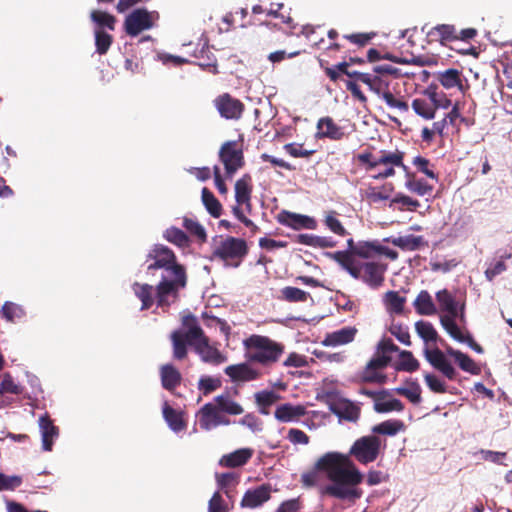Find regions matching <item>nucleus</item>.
<instances>
[{"label": "nucleus", "instance_id": "obj_17", "mask_svg": "<svg viewBox=\"0 0 512 512\" xmlns=\"http://www.w3.org/2000/svg\"><path fill=\"white\" fill-rule=\"evenodd\" d=\"M277 220L280 224L290 227L294 230L299 229H311L317 228V221L310 216L289 212L286 210L281 211Z\"/></svg>", "mask_w": 512, "mask_h": 512}, {"label": "nucleus", "instance_id": "obj_54", "mask_svg": "<svg viewBox=\"0 0 512 512\" xmlns=\"http://www.w3.org/2000/svg\"><path fill=\"white\" fill-rule=\"evenodd\" d=\"M113 42V37L103 29L95 30V46L96 51L100 55H104L109 50Z\"/></svg>", "mask_w": 512, "mask_h": 512}, {"label": "nucleus", "instance_id": "obj_44", "mask_svg": "<svg viewBox=\"0 0 512 512\" xmlns=\"http://www.w3.org/2000/svg\"><path fill=\"white\" fill-rule=\"evenodd\" d=\"M405 187L412 193H415L419 196H424L430 194L433 190V186L428 184L426 181L422 179H417L415 175H407V180L405 182Z\"/></svg>", "mask_w": 512, "mask_h": 512}, {"label": "nucleus", "instance_id": "obj_53", "mask_svg": "<svg viewBox=\"0 0 512 512\" xmlns=\"http://www.w3.org/2000/svg\"><path fill=\"white\" fill-rule=\"evenodd\" d=\"M19 394L21 393L20 386L14 382L10 374L5 373L0 377V396L4 394ZM4 405V401L0 399V407Z\"/></svg>", "mask_w": 512, "mask_h": 512}, {"label": "nucleus", "instance_id": "obj_22", "mask_svg": "<svg viewBox=\"0 0 512 512\" xmlns=\"http://www.w3.org/2000/svg\"><path fill=\"white\" fill-rule=\"evenodd\" d=\"M448 334L458 342L466 343L475 352L482 354L483 348L478 345L470 336V334L460 327L457 322H441Z\"/></svg>", "mask_w": 512, "mask_h": 512}, {"label": "nucleus", "instance_id": "obj_37", "mask_svg": "<svg viewBox=\"0 0 512 512\" xmlns=\"http://www.w3.org/2000/svg\"><path fill=\"white\" fill-rule=\"evenodd\" d=\"M393 190L394 186L392 183H386L380 188L369 186L364 191V198L369 204H377L381 201L388 200Z\"/></svg>", "mask_w": 512, "mask_h": 512}, {"label": "nucleus", "instance_id": "obj_59", "mask_svg": "<svg viewBox=\"0 0 512 512\" xmlns=\"http://www.w3.org/2000/svg\"><path fill=\"white\" fill-rule=\"evenodd\" d=\"M424 93L432 100V103L435 105V111L438 108L446 109L452 103L444 93H438L435 89H432V87H428Z\"/></svg>", "mask_w": 512, "mask_h": 512}, {"label": "nucleus", "instance_id": "obj_48", "mask_svg": "<svg viewBox=\"0 0 512 512\" xmlns=\"http://www.w3.org/2000/svg\"><path fill=\"white\" fill-rule=\"evenodd\" d=\"M163 416L173 431L177 432L184 429L185 423L182 419V415L172 409L168 404H165L163 407Z\"/></svg>", "mask_w": 512, "mask_h": 512}, {"label": "nucleus", "instance_id": "obj_11", "mask_svg": "<svg viewBox=\"0 0 512 512\" xmlns=\"http://www.w3.org/2000/svg\"><path fill=\"white\" fill-rule=\"evenodd\" d=\"M153 27V13L138 8L128 14L124 21V29L131 37L138 36L142 31Z\"/></svg>", "mask_w": 512, "mask_h": 512}, {"label": "nucleus", "instance_id": "obj_16", "mask_svg": "<svg viewBox=\"0 0 512 512\" xmlns=\"http://www.w3.org/2000/svg\"><path fill=\"white\" fill-rule=\"evenodd\" d=\"M235 201L238 205H244V210L247 213L252 211V192L253 181L249 173H245L235 182Z\"/></svg>", "mask_w": 512, "mask_h": 512}, {"label": "nucleus", "instance_id": "obj_24", "mask_svg": "<svg viewBox=\"0 0 512 512\" xmlns=\"http://www.w3.org/2000/svg\"><path fill=\"white\" fill-rule=\"evenodd\" d=\"M412 306L419 316H436V300L427 290H421L417 294Z\"/></svg>", "mask_w": 512, "mask_h": 512}, {"label": "nucleus", "instance_id": "obj_7", "mask_svg": "<svg viewBox=\"0 0 512 512\" xmlns=\"http://www.w3.org/2000/svg\"><path fill=\"white\" fill-rule=\"evenodd\" d=\"M247 242L242 238L226 236L221 238L213 250V257L224 262L226 267L237 268L248 255Z\"/></svg>", "mask_w": 512, "mask_h": 512}, {"label": "nucleus", "instance_id": "obj_56", "mask_svg": "<svg viewBox=\"0 0 512 512\" xmlns=\"http://www.w3.org/2000/svg\"><path fill=\"white\" fill-rule=\"evenodd\" d=\"M1 315L6 320H14L15 318H23L26 314L22 306L14 302L7 301L2 306Z\"/></svg>", "mask_w": 512, "mask_h": 512}, {"label": "nucleus", "instance_id": "obj_42", "mask_svg": "<svg viewBox=\"0 0 512 512\" xmlns=\"http://www.w3.org/2000/svg\"><path fill=\"white\" fill-rule=\"evenodd\" d=\"M255 403L262 414H268V408L280 399V395L274 391L263 390L255 393Z\"/></svg>", "mask_w": 512, "mask_h": 512}, {"label": "nucleus", "instance_id": "obj_64", "mask_svg": "<svg viewBox=\"0 0 512 512\" xmlns=\"http://www.w3.org/2000/svg\"><path fill=\"white\" fill-rule=\"evenodd\" d=\"M413 165L418 171L424 173L427 177L437 180V175L430 168V161L422 156H417L413 159Z\"/></svg>", "mask_w": 512, "mask_h": 512}, {"label": "nucleus", "instance_id": "obj_12", "mask_svg": "<svg viewBox=\"0 0 512 512\" xmlns=\"http://www.w3.org/2000/svg\"><path fill=\"white\" fill-rule=\"evenodd\" d=\"M214 106L220 116L227 120H239L245 110L243 102L229 93H223L214 100Z\"/></svg>", "mask_w": 512, "mask_h": 512}, {"label": "nucleus", "instance_id": "obj_15", "mask_svg": "<svg viewBox=\"0 0 512 512\" xmlns=\"http://www.w3.org/2000/svg\"><path fill=\"white\" fill-rule=\"evenodd\" d=\"M424 356L426 360L446 378L449 380L455 379L456 370L441 350L426 347L424 349Z\"/></svg>", "mask_w": 512, "mask_h": 512}, {"label": "nucleus", "instance_id": "obj_34", "mask_svg": "<svg viewBox=\"0 0 512 512\" xmlns=\"http://www.w3.org/2000/svg\"><path fill=\"white\" fill-rule=\"evenodd\" d=\"M356 332L357 330L354 327H345L328 334L322 341V344L325 346H338L347 344L354 339Z\"/></svg>", "mask_w": 512, "mask_h": 512}, {"label": "nucleus", "instance_id": "obj_47", "mask_svg": "<svg viewBox=\"0 0 512 512\" xmlns=\"http://www.w3.org/2000/svg\"><path fill=\"white\" fill-rule=\"evenodd\" d=\"M405 430V425L399 420H387L372 428L374 433L393 436Z\"/></svg>", "mask_w": 512, "mask_h": 512}, {"label": "nucleus", "instance_id": "obj_21", "mask_svg": "<svg viewBox=\"0 0 512 512\" xmlns=\"http://www.w3.org/2000/svg\"><path fill=\"white\" fill-rule=\"evenodd\" d=\"M345 136L343 128L337 125L334 120L329 117H322L317 122L316 137L319 139L329 138L331 140H341Z\"/></svg>", "mask_w": 512, "mask_h": 512}, {"label": "nucleus", "instance_id": "obj_58", "mask_svg": "<svg viewBox=\"0 0 512 512\" xmlns=\"http://www.w3.org/2000/svg\"><path fill=\"white\" fill-rule=\"evenodd\" d=\"M282 296L289 302H305L309 294L297 287L287 286L281 290Z\"/></svg>", "mask_w": 512, "mask_h": 512}, {"label": "nucleus", "instance_id": "obj_14", "mask_svg": "<svg viewBox=\"0 0 512 512\" xmlns=\"http://www.w3.org/2000/svg\"><path fill=\"white\" fill-rule=\"evenodd\" d=\"M197 417L200 427L206 431L220 425L227 426L230 424V420L222 415L215 402L203 405L198 411Z\"/></svg>", "mask_w": 512, "mask_h": 512}, {"label": "nucleus", "instance_id": "obj_23", "mask_svg": "<svg viewBox=\"0 0 512 512\" xmlns=\"http://www.w3.org/2000/svg\"><path fill=\"white\" fill-rule=\"evenodd\" d=\"M391 357L376 351L375 356L368 362L365 370V379L371 382H383L384 376L378 370L385 368Z\"/></svg>", "mask_w": 512, "mask_h": 512}, {"label": "nucleus", "instance_id": "obj_35", "mask_svg": "<svg viewBox=\"0 0 512 512\" xmlns=\"http://www.w3.org/2000/svg\"><path fill=\"white\" fill-rule=\"evenodd\" d=\"M225 373L233 381H250L259 376L258 372L247 364L230 365L225 368Z\"/></svg>", "mask_w": 512, "mask_h": 512}, {"label": "nucleus", "instance_id": "obj_43", "mask_svg": "<svg viewBox=\"0 0 512 512\" xmlns=\"http://www.w3.org/2000/svg\"><path fill=\"white\" fill-rule=\"evenodd\" d=\"M411 106L414 112L424 119L430 120L435 117V105L430 98H415Z\"/></svg>", "mask_w": 512, "mask_h": 512}, {"label": "nucleus", "instance_id": "obj_63", "mask_svg": "<svg viewBox=\"0 0 512 512\" xmlns=\"http://www.w3.org/2000/svg\"><path fill=\"white\" fill-rule=\"evenodd\" d=\"M285 151L295 158H309L315 153V150H307L303 148V144L288 143L284 145Z\"/></svg>", "mask_w": 512, "mask_h": 512}, {"label": "nucleus", "instance_id": "obj_46", "mask_svg": "<svg viewBox=\"0 0 512 512\" xmlns=\"http://www.w3.org/2000/svg\"><path fill=\"white\" fill-rule=\"evenodd\" d=\"M183 227L193 237H195L200 243L207 241V233L204 227L196 220L190 217L183 218Z\"/></svg>", "mask_w": 512, "mask_h": 512}, {"label": "nucleus", "instance_id": "obj_40", "mask_svg": "<svg viewBox=\"0 0 512 512\" xmlns=\"http://www.w3.org/2000/svg\"><path fill=\"white\" fill-rule=\"evenodd\" d=\"M201 200L207 212L213 218H219L221 216L223 210L222 204L215 197V195L206 187H204L201 191Z\"/></svg>", "mask_w": 512, "mask_h": 512}, {"label": "nucleus", "instance_id": "obj_60", "mask_svg": "<svg viewBox=\"0 0 512 512\" xmlns=\"http://www.w3.org/2000/svg\"><path fill=\"white\" fill-rule=\"evenodd\" d=\"M347 247L348 249L347 250H344V251H336L334 253H328V256L330 258H332L334 261H336L341 267H342V263L341 262V257L338 256L340 254H346L349 256V260L352 264L356 263V259H355V249L357 247V243L354 242V240L352 238L348 239L347 240Z\"/></svg>", "mask_w": 512, "mask_h": 512}, {"label": "nucleus", "instance_id": "obj_26", "mask_svg": "<svg viewBox=\"0 0 512 512\" xmlns=\"http://www.w3.org/2000/svg\"><path fill=\"white\" fill-rule=\"evenodd\" d=\"M132 290L135 296L141 301V310L150 309L156 300V287L147 283L135 282L132 285Z\"/></svg>", "mask_w": 512, "mask_h": 512}, {"label": "nucleus", "instance_id": "obj_45", "mask_svg": "<svg viewBox=\"0 0 512 512\" xmlns=\"http://www.w3.org/2000/svg\"><path fill=\"white\" fill-rule=\"evenodd\" d=\"M164 238L168 242H170L178 247H181V248H186L190 244L188 235L180 228H177L174 226L165 230Z\"/></svg>", "mask_w": 512, "mask_h": 512}, {"label": "nucleus", "instance_id": "obj_28", "mask_svg": "<svg viewBox=\"0 0 512 512\" xmlns=\"http://www.w3.org/2000/svg\"><path fill=\"white\" fill-rule=\"evenodd\" d=\"M194 325V322H184V326L179 331L172 333L174 357L176 359H183L186 356V344L188 329Z\"/></svg>", "mask_w": 512, "mask_h": 512}, {"label": "nucleus", "instance_id": "obj_33", "mask_svg": "<svg viewBox=\"0 0 512 512\" xmlns=\"http://www.w3.org/2000/svg\"><path fill=\"white\" fill-rule=\"evenodd\" d=\"M253 455L251 448H241L222 456L220 465L225 467H239L246 464Z\"/></svg>", "mask_w": 512, "mask_h": 512}, {"label": "nucleus", "instance_id": "obj_5", "mask_svg": "<svg viewBox=\"0 0 512 512\" xmlns=\"http://www.w3.org/2000/svg\"><path fill=\"white\" fill-rule=\"evenodd\" d=\"M404 152L400 150L391 151H380L378 156L373 155L369 151L362 152L357 155L358 162L368 171L374 170L378 166H383V170L375 175H372L373 179H386L394 176L395 167H402L406 169L403 163Z\"/></svg>", "mask_w": 512, "mask_h": 512}, {"label": "nucleus", "instance_id": "obj_29", "mask_svg": "<svg viewBox=\"0 0 512 512\" xmlns=\"http://www.w3.org/2000/svg\"><path fill=\"white\" fill-rule=\"evenodd\" d=\"M305 407L302 405L283 404L276 408L274 416L280 422H292L298 420L305 414Z\"/></svg>", "mask_w": 512, "mask_h": 512}, {"label": "nucleus", "instance_id": "obj_1", "mask_svg": "<svg viewBox=\"0 0 512 512\" xmlns=\"http://www.w3.org/2000/svg\"><path fill=\"white\" fill-rule=\"evenodd\" d=\"M147 272L161 270V280L156 286L157 306L165 308L176 302L179 292L187 284L186 270L179 264L175 253L162 244L152 247L146 256Z\"/></svg>", "mask_w": 512, "mask_h": 512}, {"label": "nucleus", "instance_id": "obj_30", "mask_svg": "<svg viewBox=\"0 0 512 512\" xmlns=\"http://www.w3.org/2000/svg\"><path fill=\"white\" fill-rule=\"evenodd\" d=\"M446 352L450 357H452L455 360L457 365L463 371L470 373L472 375L480 374V367L467 354L453 348H447Z\"/></svg>", "mask_w": 512, "mask_h": 512}, {"label": "nucleus", "instance_id": "obj_36", "mask_svg": "<svg viewBox=\"0 0 512 512\" xmlns=\"http://www.w3.org/2000/svg\"><path fill=\"white\" fill-rule=\"evenodd\" d=\"M39 427L42 436V447L45 451H50L54 439L58 436V430L47 416L40 417Z\"/></svg>", "mask_w": 512, "mask_h": 512}, {"label": "nucleus", "instance_id": "obj_55", "mask_svg": "<svg viewBox=\"0 0 512 512\" xmlns=\"http://www.w3.org/2000/svg\"><path fill=\"white\" fill-rule=\"evenodd\" d=\"M355 250V258L371 259L376 255L377 241H359Z\"/></svg>", "mask_w": 512, "mask_h": 512}, {"label": "nucleus", "instance_id": "obj_8", "mask_svg": "<svg viewBox=\"0 0 512 512\" xmlns=\"http://www.w3.org/2000/svg\"><path fill=\"white\" fill-rule=\"evenodd\" d=\"M244 345L248 350L249 358L262 364L277 361L283 352V346L259 335H252L245 339Z\"/></svg>", "mask_w": 512, "mask_h": 512}, {"label": "nucleus", "instance_id": "obj_51", "mask_svg": "<svg viewBox=\"0 0 512 512\" xmlns=\"http://www.w3.org/2000/svg\"><path fill=\"white\" fill-rule=\"evenodd\" d=\"M337 215L338 213L334 210L327 212L324 218V224L334 234L342 237L346 236L348 231L337 218Z\"/></svg>", "mask_w": 512, "mask_h": 512}, {"label": "nucleus", "instance_id": "obj_52", "mask_svg": "<svg viewBox=\"0 0 512 512\" xmlns=\"http://www.w3.org/2000/svg\"><path fill=\"white\" fill-rule=\"evenodd\" d=\"M91 20L95 22L100 28H108L109 30L115 29L116 18L104 11L93 10L90 14Z\"/></svg>", "mask_w": 512, "mask_h": 512}, {"label": "nucleus", "instance_id": "obj_57", "mask_svg": "<svg viewBox=\"0 0 512 512\" xmlns=\"http://www.w3.org/2000/svg\"><path fill=\"white\" fill-rule=\"evenodd\" d=\"M415 327L417 333L425 341L427 346L429 343H434L436 341L437 333L430 322H415Z\"/></svg>", "mask_w": 512, "mask_h": 512}, {"label": "nucleus", "instance_id": "obj_50", "mask_svg": "<svg viewBox=\"0 0 512 512\" xmlns=\"http://www.w3.org/2000/svg\"><path fill=\"white\" fill-rule=\"evenodd\" d=\"M395 368L399 371L413 372L419 368V362L410 351H402L399 354V360L396 362Z\"/></svg>", "mask_w": 512, "mask_h": 512}, {"label": "nucleus", "instance_id": "obj_38", "mask_svg": "<svg viewBox=\"0 0 512 512\" xmlns=\"http://www.w3.org/2000/svg\"><path fill=\"white\" fill-rule=\"evenodd\" d=\"M195 57L199 59L197 64L201 69L214 75L219 73L217 58L208 46L202 47L198 52H196Z\"/></svg>", "mask_w": 512, "mask_h": 512}, {"label": "nucleus", "instance_id": "obj_9", "mask_svg": "<svg viewBox=\"0 0 512 512\" xmlns=\"http://www.w3.org/2000/svg\"><path fill=\"white\" fill-rule=\"evenodd\" d=\"M218 156L224 165L227 178H231L239 169L245 166L244 153L237 141L224 142L220 147Z\"/></svg>", "mask_w": 512, "mask_h": 512}, {"label": "nucleus", "instance_id": "obj_61", "mask_svg": "<svg viewBox=\"0 0 512 512\" xmlns=\"http://www.w3.org/2000/svg\"><path fill=\"white\" fill-rule=\"evenodd\" d=\"M424 380L428 388L434 393H445L446 384L435 374L426 373L424 374Z\"/></svg>", "mask_w": 512, "mask_h": 512}, {"label": "nucleus", "instance_id": "obj_32", "mask_svg": "<svg viewBox=\"0 0 512 512\" xmlns=\"http://www.w3.org/2000/svg\"><path fill=\"white\" fill-rule=\"evenodd\" d=\"M437 81L445 88H459L463 89L462 73L456 68H449L445 71H440L436 74Z\"/></svg>", "mask_w": 512, "mask_h": 512}, {"label": "nucleus", "instance_id": "obj_4", "mask_svg": "<svg viewBox=\"0 0 512 512\" xmlns=\"http://www.w3.org/2000/svg\"><path fill=\"white\" fill-rule=\"evenodd\" d=\"M342 259V268L346 270L354 279L361 280L372 289L380 288L385 281V273L388 264L381 261H366L352 264L349 256L346 254L339 255Z\"/></svg>", "mask_w": 512, "mask_h": 512}, {"label": "nucleus", "instance_id": "obj_49", "mask_svg": "<svg viewBox=\"0 0 512 512\" xmlns=\"http://www.w3.org/2000/svg\"><path fill=\"white\" fill-rule=\"evenodd\" d=\"M396 204L400 205L397 208L399 211H404L405 209L408 211H415L420 206V202L417 199H413L403 193H397L391 199L389 207H393Z\"/></svg>", "mask_w": 512, "mask_h": 512}, {"label": "nucleus", "instance_id": "obj_62", "mask_svg": "<svg viewBox=\"0 0 512 512\" xmlns=\"http://www.w3.org/2000/svg\"><path fill=\"white\" fill-rule=\"evenodd\" d=\"M395 391L407 397L412 403H419L421 400V389L418 384L413 383L410 387H398Z\"/></svg>", "mask_w": 512, "mask_h": 512}, {"label": "nucleus", "instance_id": "obj_3", "mask_svg": "<svg viewBox=\"0 0 512 512\" xmlns=\"http://www.w3.org/2000/svg\"><path fill=\"white\" fill-rule=\"evenodd\" d=\"M400 69L390 64H379L373 67L370 82L367 86L378 98L382 99L389 108L400 112L409 110L408 103L401 95Z\"/></svg>", "mask_w": 512, "mask_h": 512}, {"label": "nucleus", "instance_id": "obj_27", "mask_svg": "<svg viewBox=\"0 0 512 512\" xmlns=\"http://www.w3.org/2000/svg\"><path fill=\"white\" fill-rule=\"evenodd\" d=\"M384 241L406 251L418 250L425 244L422 236H416L413 234L399 237L391 236L385 238Z\"/></svg>", "mask_w": 512, "mask_h": 512}, {"label": "nucleus", "instance_id": "obj_25", "mask_svg": "<svg viewBox=\"0 0 512 512\" xmlns=\"http://www.w3.org/2000/svg\"><path fill=\"white\" fill-rule=\"evenodd\" d=\"M270 498V488L266 485H261L255 489L248 490L241 501V506L246 508H256Z\"/></svg>", "mask_w": 512, "mask_h": 512}, {"label": "nucleus", "instance_id": "obj_13", "mask_svg": "<svg viewBox=\"0 0 512 512\" xmlns=\"http://www.w3.org/2000/svg\"><path fill=\"white\" fill-rule=\"evenodd\" d=\"M187 341L189 345L195 347L204 361L218 362L220 360V354L208 345L207 339L197 326H192L188 329Z\"/></svg>", "mask_w": 512, "mask_h": 512}, {"label": "nucleus", "instance_id": "obj_31", "mask_svg": "<svg viewBox=\"0 0 512 512\" xmlns=\"http://www.w3.org/2000/svg\"><path fill=\"white\" fill-rule=\"evenodd\" d=\"M214 401L221 413H226L233 416L241 415L244 413L243 406L235 401L229 393H223L216 396Z\"/></svg>", "mask_w": 512, "mask_h": 512}, {"label": "nucleus", "instance_id": "obj_19", "mask_svg": "<svg viewBox=\"0 0 512 512\" xmlns=\"http://www.w3.org/2000/svg\"><path fill=\"white\" fill-rule=\"evenodd\" d=\"M407 299L400 295V291L389 290L382 296V304L390 316H406Z\"/></svg>", "mask_w": 512, "mask_h": 512}, {"label": "nucleus", "instance_id": "obj_6", "mask_svg": "<svg viewBox=\"0 0 512 512\" xmlns=\"http://www.w3.org/2000/svg\"><path fill=\"white\" fill-rule=\"evenodd\" d=\"M435 300L439 320H464L466 297L462 292L443 288L435 293Z\"/></svg>", "mask_w": 512, "mask_h": 512}, {"label": "nucleus", "instance_id": "obj_10", "mask_svg": "<svg viewBox=\"0 0 512 512\" xmlns=\"http://www.w3.org/2000/svg\"><path fill=\"white\" fill-rule=\"evenodd\" d=\"M381 442L375 436H364L355 441L350 449L353 455L360 463L367 464L373 462L380 452Z\"/></svg>", "mask_w": 512, "mask_h": 512}, {"label": "nucleus", "instance_id": "obj_2", "mask_svg": "<svg viewBox=\"0 0 512 512\" xmlns=\"http://www.w3.org/2000/svg\"><path fill=\"white\" fill-rule=\"evenodd\" d=\"M315 468L324 472L331 482L324 488L325 494L351 502L361 497L357 486L362 482L363 475L348 455L328 452L317 460Z\"/></svg>", "mask_w": 512, "mask_h": 512}, {"label": "nucleus", "instance_id": "obj_20", "mask_svg": "<svg viewBox=\"0 0 512 512\" xmlns=\"http://www.w3.org/2000/svg\"><path fill=\"white\" fill-rule=\"evenodd\" d=\"M330 410L340 418L355 421L359 417L358 407L345 398H334L330 401Z\"/></svg>", "mask_w": 512, "mask_h": 512}, {"label": "nucleus", "instance_id": "obj_41", "mask_svg": "<svg viewBox=\"0 0 512 512\" xmlns=\"http://www.w3.org/2000/svg\"><path fill=\"white\" fill-rule=\"evenodd\" d=\"M374 409L379 413L399 412L403 410V404L400 400L385 394L375 400Z\"/></svg>", "mask_w": 512, "mask_h": 512}, {"label": "nucleus", "instance_id": "obj_39", "mask_svg": "<svg viewBox=\"0 0 512 512\" xmlns=\"http://www.w3.org/2000/svg\"><path fill=\"white\" fill-rule=\"evenodd\" d=\"M160 377L162 386L170 391L175 389L181 382L180 372L170 364L160 367Z\"/></svg>", "mask_w": 512, "mask_h": 512}, {"label": "nucleus", "instance_id": "obj_18", "mask_svg": "<svg viewBox=\"0 0 512 512\" xmlns=\"http://www.w3.org/2000/svg\"><path fill=\"white\" fill-rule=\"evenodd\" d=\"M428 43H439L442 46H449L456 41V27L452 24H437L426 32Z\"/></svg>", "mask_w": 512, "mask_h": 512}]
</instances>
